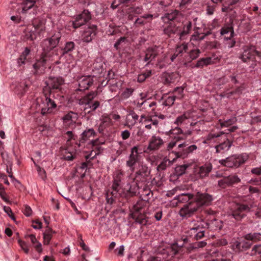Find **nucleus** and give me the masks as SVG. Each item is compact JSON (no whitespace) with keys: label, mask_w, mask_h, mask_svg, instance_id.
<instances>
[{"label":"nucleus","mask_w":261,"mask_h":261,"mask_svg":"<svg viewBox=\"0 0 261 261\" xmlns=\"http://www.w3.org/2000/svg\"><path fill=\"white\" fill-rule=\"evenodd\" d=\"M61 38L60 31H56L51 36L42 42L43 52L40 60L33 65L35 69L43 70L45 66L50 65L58 56L53 49L56 47Z\"/></svg>","instance_id":"f257e3e1"},{"label":"nucleus","mask_w":261,"mask_h":261,"mask_svg":"<svg viewBox=\"0 0 261 261\" xmlns=\"http://www.w3.org/2000/svg\"><path fill=\"white\" fill-rule=\"evenodd\" d=\"M141 153V149H139L137 146H134L132 148L131 153L126 162L127 166L132 171L136 170V178L139 176L145 178L150 174V171L146 165L140 160L139 154Z\"/></svg>","instance_id":"f03ea898"},{"label":"nucleus","mask_w":261,"mask_h":261,"mask_svg":"<svg viewBox=\"0 0 261 261\" xmlns=\"http://www.w3.org/2000/svg\"><path fill=\"white\" fill-rule=\"evenodd\" d=\"M35 107L36 112H40L42 115H46L53 113L56 110L57 105L50 92L48 95L43 94L41 97L37 98Z\"/></svg>","instance_id":"7ed1b4c3"},{"label":"nucleus","mask_w":261,"mask_h":261,"mask_svg":"<svg viewBox=\"0 0 261 261\" xmlns=\"http://www.w3.org/2000/svg\"><path fill=\"white\" fill-rule=\"evenodd\" d=\"M250 211L254 212V215L257 218L261 217V206H257L256 205H250L242 204L239 203H233L231 206V214L228 215L230 218H234L239 221L243 218L245 212Z\"/></svg>","instance_id":"20e7f679"},{"label":"nucleus","mask_w":261,"mask_h":261,"mask_svg":"<svg viewBox=\"0 0 261 261\" xmlns=\"http://www.w3.org/2000/svg\"><path fill=\"white\" fill-rule=\"evenodd\" d=\"M123 176V172L120 170H117L114 173V182L112 185L111 194L114 197H125L130 192L131 186L129 184H126L120 186V182Z\"/></svg>","instance_id":"39448f33"},{"label":"nucleus","mask_w":261,"mask_h":261,"mask_svg":"<svg viewBox=\"0 0 261 261\" xmlns=\"http://www.w3.org/2000/svg\"><path fill=\"white\" fill-rule=\"evenodd\" d=\"M221 137V139L223 141V142L220 144L216 145L215 148L216 149V152L217 153H223L228 151L230 147L232 145V142L230 141L226 137V135H220L219 134H208L204 141V143H208L211 142H216L217 139Z\"/></svg>","instance_id":"423d86ee"},{"label":"nucleus","mask_w":261,"mask_h":261,"mask_svg":"<svg viewBox=\"0 0 261 261\" xmlns=\"http://www.w3.org/2000/svg\"><path fill=\"white\" fill-rule=\"evenodd\" d=\"M183 17L177 11H174L170 13H167L162 17V19L165 23H169V25L164 29V32L169 35L171 34V29L176 28L177 23L181 20Z\"/></svg>","instance_id":"0eeeda50"},{"label":"nucleus","mask_w":261,"mask_h":261,"mask_svg":"<svg viewBox=\"0 0 261 261\" xmlns=\"http://www.w3.org/2000/svg\"><path fill=\"white\" fill-rule=\"evenodd\" d=\"M248 156L246 153L240 155H233L226 159L220 160L219 163L228 167H238L244 163L248 159Z\"/></svg>","instance_id":"6e6552de"},{"label":"nucleus","mask_w":261,"mask_h":261,"mask_svg":"<svg viewBox=\"0 0 261 261\" xmlns=\"http://www.w3.org/2000/svg\"><path fill=\"white\" fill-rule=\"evenodd\" d=\"M255 56L261 59V53L256 50L253 46H246L243 48V52L240 58L244 62L253 61Z\"/></svg>","instance_id":"1a4fd4ad"},{"label":"nucleus","mask_w":261,"mask_h":261,"mask_svg":"<svg viewBox=\"0 0 261 261\" xmlns=\"http://www.w3.org/2000/svg\"><path fill=\"white\" fill-rule=\"evenodd\" d=\"M192 28V23L189 20L182 21L181 23H177V27L173 29H171V34H177L180 38H182L185 35L189 33Z\"/></svg>","instance_id":"9d476101"},{"label":"nucleus","mask_w":261,"mask_h":261,"mask_svg":"<svg viewBox=\"0 0 261 261\" xmlns=\"http://www.w3.org/2000/svg\"><path fill=\"white\" fill-rule=\"evenodd\" d=\"M207 226V224L203 220L198 221L190 228V234L195 240L201 239L204 235L203 228Z\"/></svg>","instance_id":"9b49d317"},{"label":"nucleus","mask_w":261,"mask_h":261,"mask_svg":"<svg viewBox=\"0 0 261 261\" xmlns=\"http://www.w3.org/2000/svg\"><path fill=\"white\" fill-rule=\"evenodd\" d=\"M212 170V165L211 164H205L201 166H197L194 168L193 171L194 180L203 178L207 176Z\"/></svg>","instance_id":"f8f14e48"},{"label":"nucleus","mask_w":261,"mask_h":261,"mask_svg":"<svg viewBox=\"0 0 261 261\" xmlns=\"http://www.w3.org/2000/svg\"><path fill=\"white\" fill-rule=\"evenodd\" d=\"M141 202H138L134 206V215L136 217V221L138 223L142 225H146L148 224V217L143 214L144 211L141 208Z\"/></svg>","instance_id":"ddd939ff"},{"label":"nucleus","mask_w":261,"mask_h":261,"mask_svg":"<svg viewBox=\"0 0 261 261\" xmlns=\"http://www.w3.org/2000/svg\"><path fill=\"white\" fill-rule=\"evenodd\" d=\"M195 206L198 207L203 205H208L213 201V198L211 195L206 193H197L194 198Z\"/></svg>","instance_id":"4468645a"},{"label":"nucleus","mask_w":261,"mask_h":261,"mask_svg":"<svg viewBox=\"0 0 261 261\" xmlns=\"http://www.w3.org/2000/svg\"><path fill=\"white\" fill-rule=\"evenodd\" d=\"M181 156L180 151L172 152L170 153L169 157H166L158 167V170H165L167 166L172 165L175 161Z\"/></svg>","instance_id":"2eb2a0df"},{"label":"nucleus","mask_w":261,"mask_h":261,"mask_svg":"<svg viewBox=\"0 0 261 261\" xmlns=\"http://www.w3.org/2000/svg\"><path fill=\"white\" fill-rule=\"evenodd\" d=\"M91 19V15L88 10H84L83 12L76 16L75 20L73 21L74 28H77L84 24Z\"/></svg>","instance_id":"dca6fc26"},{"label":"nucleus","mask_w":261,"mask_h":261,"mask_svg":"<svg viewBox=\"0 0 261 261\" xmlns=\"http://www.w3.org/2000/svg\"><path fill=\"white\" fill-rule=\"evenodd\" d=\"M93 77L91 75H83L77 79L79 91L87 89L93 83Z\"/></svg>","instance_id":"f3484780"},{"label":"nucleus","mask_w":261,"mask_h":261,"mask_svg":"<svg viewBox=\"0 0 261 261\" xmlns=\"http://www.w3.org/2000/svg\"><path fill=\"white\" fill-rule=\"evenodd\" d=\"M77 119L76 113L70 112L65 115L62 118L63 125L66 127H73Z\"/></svg>","instance_id":"a211bd4d"},{"label":"nucleus","mask_w":261,"mask_h":261,"mask_svg":"<svg viewBox=\"0 0 261 261\" xmlns=\"http://www.w3.org/2000/svg\"><path fill=\"white\" fill-rule=\"evenodd\" d=\"M38 0H24L20 4L21 12L27 14L30 11H36L38 8L36 4Z\"/></svg>","instance_id":"6ab92c4d"},{"label":"nucleus","mask_w":261,"mask_h":261,"mask_svg":"<svg viewBox=\"0 0 261 261\" xmlns=\"http://www.w3.org/2000/svg\"><path fill=\"white\" fill-rule=\"evenodd\" d=\"M139 121L148 129L156 128L159 122L156 119H152L150 117L144 115L141 116Z\"/></svg>","instance_id":"aec40b11"},{"label":"nucleus","mask_w":261,"mask_h":261,"mask_svg":"<svg viewBox=\"0 0 261 261\" xmlns=\"http://www.w3.org/2000/svg\"><path fill=\"white\" fill-rule=\"evenodd\" d=\"M197 209V208L195 206V203L190 201L180 209L179 215L182 217H190Z\"/></svg>","instance_id":"412c9836"},{"label":"nucleus","mask_w":261,"mask_h":261,"mask_svg":"<svg viewBox=\"0 0 261 261\" xmlns=\"http://www.w3.org/2000/svg\"><path fill=\"white\" fill-rule=\"evenodd\" d=\"M240 181V178L236 175H231L228 176L224 177L222 179L219 180L218 185L222 188L232 184L239 182Z\"/></svg>","instance_id":"4be33fe9"},{"label":"nucleus","mask_w":261,"mask_h":261,"mask_svg":"<svg viewBox=\"0 0 261 261\" xmlns=\"http://www.w3.org/2000/svg\"><path fill=\"white\" fill-rule=\"evenodd\" d=\"M96 27L94 25H90L86 28L82 34V39L86 42H90L95 36Z\"/></svg>","instance_id":"5701e85b"},{"label":"nucleus","mask_w":261,"mask_h":261,"mask_svg":"<svg viewBox=\"0 0 261 261\" xmlns=\"http://www.w3.org/2000/svg\"><path fill=\"white\" fill-rule=\"evenodd\" d=\"M64 81L61 77H49L46 82L47 87L50 89H59Z\"/></svg>","instance_id":"b1692460"},{"label":"nucleus","mask_w":261,"mask_h":261,"mask_svg":"<svg viewBox=\"0 0 261 261\" xmlns=\"http://www.w3.org/2000/svg\"><path fill=\"white\" fill-rule=\"evenodd\" d=\"M113 125V122L111 118L109 115L103 114L100 118V123L99 124L98 130L99 132H102L104 129L109 127Z\"/></svg>","instance_id":"393cba45"},{"label":"nucleus","mask_w":261,"mask_h":261,"mask_svg":"<svg viewBox=\"0 0 261 261\" xmlns=\"http://www.w3.org/2000/svg\"><path fill=\"white\" fill-rule=\"evenodd\" d=\"M193 43L191 42V48H190L187 55L185 57V60L184 61V64L186 65L187 63L190 62L191 61L196 59L200 54L199 49H194L192 46Z\"/></svg>","instance_id":"a878e982"},{"label":"nucleus","mask_w":261,"mask_h":261,"mask_svg":"<svg viewBox=\"0 0 261 261\" xmlns=\"http://www.w3.org/2000/svg\"><path fill=\"white\" fill-rule=\"evenodd\" d=\"M163 144V140L158 136H153L149 141L148 149L155 150L159 149Z\"/></svg>","instance_id":"bb28decb"},{"label":"nucleus","mask_w":261,"mask_h":261,"mask_svg":"<svg viewBox=\"0 0 261 261\" xmlns=\"http://www.w3.org/2000/svg\"><path fill=\"white\" fill-rule=\"evenodd\" d=\"M184 244H178V243L173 244L170 248L168 249L167 252L168 256L173 257L177 254L182 253Z\"/></svg>","instance_id":"cd10ccee"},{"label":"nucleus","mask_w":261,"mask_h":261,"mask_svg":"<svg viewBox=\"0 0 261 261\" xmlns=\"http://www.w3.org/2000/svg\"><path fill=\"white\" fill-rule=\"evenodd\" d=\"M139 117L135 112L130 111L126 116L125 125L132 128L138 120Z\"/></svg>","instance_id":"c85d7f7f"},{"label":"nucleus","mask_w":261,"mask_h":261,"mask_svg":"<svg viewBox=\"0 0 261 261\" xmlns=\"http://www.w3.org/2000/svg\"><path fill=\"white\" fill-rule=\"evenodd\" d=\"M218 58L214 56L207 58H203L197 61L195 65L196 67L201 68L208 65L215 63Z\"/></svg>","instance_id":"c756f323"},{"label":"nucleus","mask_w":261,"mask_h":261,"mask_svg":"<svg viewBox=\"0 0 261 261\" xmlns=\"http://www.w3.org/2000/svg\"><path fill=\"white\" fill-rule=\"evenodd\" d=\"M190 114L189 113H185L182 115L177 117L175 120L174 123L177 125L184 126L190 123Z\"/></svg>","instance_id":"7c9ffc66"},{"label":"nucleus","mask_w":261,"mask_h":261,"mask_svg":"<svg viewBox=\"0 0 261 261\" xmlns=\"http://www.w3.org/2000/svg\"><path fill=\"white\" fill-rule=\"evenodd\" d=\"M63 157L67 161H72L76 156V150L68 146L63 150Z\"/></svg>","instance_id":"2f4dec72"},{"label":"nucleus","mask_w":261,"mask_h":261,"mask_svg":"<svg viewBox=\"0 0 261 261\" xmlns=\"http://www.w3.org/2000/svg\"><path fill=\"white\" fill-rule=\"evenodd\" d=\"M188 144L185 142L179 144L178 145V150L177 152L180 151L181 156L183 153H190L193 152L194 150L197 149V147L195 145H192L185 148Z\"/></svg>","instance_id":"473e14b6"},{"label":"nucleus","mask_w":261,"mask_h":261,"mask_svg":"<svg viewBox=\"0 0 261 261\" xmlns=\"http://www.w3.org/2000/svg\"><path fill=\"white\" fill-rule=\"evenodd\" d=\"M158 48L156 47H149L146 51L144 61L149 63L158 54Z\"/></svg>","instance_id":"72a5a7b5"},{"label":"nucleus","mask_w":261,"mask_h":261,"mask_svg":"<svg viewBox=\"0 0 261 261\" xmlns=\"http://www.w3.org/2000/svg\"><path fill=\"white\" fill-rule=\"evenodd\" d=\"M222 35H225V38L227 40L231 39L233 35V31L231 24L225 25L223 27L220 32Z\"/></svg>","instance_id":"f704fd0d"},{"label":"nucleus","mask_w":261,"mask_h":261,"mask_svg":"<svg viewBox=\"0 0 261 261\" xmlns=\"http://www.w3.org/2000/svg\"><path fill=\"white\" fill-rule=\"evenodd\" d=\"M55 233L51 228L46 229L43 233V244L47 245L49 244L53 235Z\"/></svg>","instance_id":"c9c22d12"},{"label":"nucleus","mask_w":261,"mask_h":261,"mask_svg":"<svg viewBox=\"0 0 261 261\" xmlns=\"http://www.w3.org/2000/svg\"><path fill=\"white\" fill-rule=\"evenodd\" d=\"M207 226L206 227L211 230H217L221 229L222 227V223L220 220L214 219L209 223H207Z\"/></svg>","instance_id":"e433bc0d"},{"label":"nucleus","mask_w":261,"mask_h":261,"mask_svg":"<svg viewBox=\"0 0 261 261\" xmlns=\"http://www.w3.org/2000/svg\"><path fill=\"white\" fill-rule=\"evenodd\" d=\"M190 48H191V42L187 43H182L180 45H178L176 48V53L180 55L184 53H188Z\"/></svg>","instance_id":"4c0bfd02"},{"label":"nucleus","mask_w":261,"mask_h":261,"mask_svg":"<svg viewBox=\"0 0 261 261\" xmlns=\"http://www.w3.org/2000/svg\"><path fill=\"white\" fill-rule=\"evenodd\" d=\"M30 50L28 48H25L20 57L17 60V63L19 66L25 64L27 57L30 54Z\"/></svg>","instance_id":"58836bf2"},{"label":"nucleus","mask_w":261,"mask_h":261,"mask_svg":"<svg viewBox=\"0 0 261 261\" xmlns=\"http://www.w3.org/2000/svg\"><path fill=\"white\" fill-rule=\"evenodd\" d=\"M146 96V94L144 93H140V97H141L140 99H141V101H140V100H139L138 101L137 105L139 107H141L143 104H145V105H147L149 107H152L155 106L156 102L154 101H152V102L149 103L147 100H143V99L144 98H145Z\"/></svg>","instance_id":"ea45409f"},{"label":"nucleus","mask_w":261,"mask_h":261,"mask_svg":"<svg viewBox=\"0 0 261 261\" xmlns=\"http://www.w3.org/2000/svg\"><path fill=\"white\" fill-rule=\"evenodd\" d=\"M245 239L253 241H260L261 234L260 233H248L245 235Z\"/></svg>","instance_id":"a19ab883"},{"label":"nucleus","mask_w":261,"mask_h":261,"mask_svg":"<svg viewBox=\"0 0 261 261\" xmlns=\"http://www.w3.org/2000/svg\"><path fill=\"white\" fill-rule=\"evenodd\" d=\"M95 132L93 129H89L84 131L82 134V139L84 141L88 140L91 138L94 137Z\"/></svg>","instance_id":"79ce46f5"},{"label":"nucleus","mask_w":261,"mask_h":261,"mask_svg":"<svg viewBox=\"0 0 261 261\" xmlns=\"http://www.w3.org/2000/svg\"><path fill=\"white\" fill-rule=\"evenodd\" d=\"M192 198V195L190 194L183 193L178 195L176 199L181 202H189Z\"/></svg>","instance_id":"37998d69"},{"label":"nucleus","mask_w":261,"mask_h":261,"mask_svg":"<svg viewBox=\"0 0 261 261\" xmlns=\"http://www.w3.org/2000/svg\"><path fill=\"white\" fill-rule=\"evenodd\" d=\"M181 139H182V138L179 135L174 136L173 139L171 140L168 145V150H171L176 145L177 142Z\"/></svg>","instance_id":"c03bdc74"},{"label":"nucleus","mask_w":261,"mask_h":261,"mask_svg":"<svg viewBox=\"0 0 261 261\" xmlns=\"http://www.w3.org/2000/svg\"><path fill=\"white\" fill-rule=\"evenodd\" d=\"M175 99H177L175 95H170L165 99L164 105L166 106H171L174 103Z\"/></svg>","instance_id":"a18cd8bd"},{"label":"nucleus","mask_w":261,"mask_h":261,"mask_svg":"<svg viewBox=\"0 0 261 261\" xmlns=\"http://www.w3.org/2000/svg\"><path fill=\"white\" fill-rule=\"evenodd\" d=\"M204 37L205 35L203 34L195 32L194 34L192 35L190 41L191 42L194 41H200L203 40Z\"/></svg>","instance_id":"49530a36"},{"label":"nucleus","mask_w":261,"mask_h":261,"mask_svg":"<svg viewBox=\"0 0 261 261\" xmlns=\"http://www.w3.org/2000/svg\"><path fill=\"white\" fill-rule=\"evenodd\" d=\"M74 46L75 45L73 42L70 41L66 42L64 48V53H67L72 51L74 48Z\"/></svg>","instance_id":"de8ad7c7"},{"label":"nucleus","mask_w":261,"mask_h":261,"mask_svg":"<svg viewBox=\"0 0 261 261\" xmlns=\"http://www.w3.org/2000/svg\"><path fill=\"white\" fill-rule=\"evenodd\" d=\"M103 67V63L100 59H97L93 64V68L96 70H100Z\"/></svg>","instance_id":"09e8293b"},{"label":"nucleus","mask_w":261,"mask_h":261,"mask_svg":"<svg viewBox=\"0 0 261 261\" xmlns=\"http://www.w3.org/2000/svg\"><path fill=\"white\" fill-rule=\"evenodd\" d=\"M237 121L235 117L231 118L222 122H221V126L222 127H227L234 123Z\"/></svg>","instance_id":"8fccbe9b"},{"label":"nucleus","mask_w":261,"mask_h":261,"mask_svg":"<svg viewBox=\"0 0 261 261\" xmlns=\"http://www.w3.org/2000/svg\"><path fill=\"white\" fill-rule=\"evenodd\" d=\"M183 92L184 89L182 87H177L174 90L173 95L176 96L177 99H179L182 97Z\"/></svg>","instance_id":"3c124183"},{"label":"nucleus","mask_w":261,"mask_h":261,"mask_svg":"<svg viewBox=\"0 0 261 261\" xmlns=\"http://www.w3.org/2000/svg\"><path fill=\"white\" fill-rule=\"evenodd\" d=\"M25 38L27 39L33 40L35 39V34L33 31H30L28 28L26 30Z\"/></svg>","instance_id":"603ef678"},{"label":"nucleus","mask_w":261,"mask_h":261,"mask_svg":"<svg viewBox=\"0 0 261 261\" xmlns=\"http://www.w3.org/2000/svg\"><path fill=\"white\" fill-rule=\"evenodd\" d=\"M151 71L148 70L146 72L138 75V80L139 82H143L146 78L149 76L151 74Z\"/></svg>","instance_id":"864d4df0"},{"label":"nucleus","mask_w":261,"mask_h":261,"mask_svg":"<svg viewBox=\"0 0 261 261\" xmlns=\"http://www.w3.org/2000/svg\"><path fill=\"white\" fill-rule=\"evenodd\" d=\"M177 75L176 73H166L165 74V76L166 79L167 83H171L173 82V79Z\"/></svg>","instance_id":"5fc2aeb1"},{"label":"nucleus","mask_w":261,"mask_h":261,"mask_svg":"<svg viewBox=\"0 0 261 261\" xmlns=\"http://www.w3.org/2000/svg\"><path fill=\"white\" fill-rule=\"evenodd\" d=\"M133 92V89L132 88H126L122 93V96L124 98H127L130 97Z\"/></svg>","instance_id":"6e6d98bb"},{"label":"nucleus","mask_w":261,"mask_h":261,"mask_svg":"<svg viewBox=\"0 0 261 261\" xmlns=\"http://www.w3.org/2000/svg\"><path fill=\"white\" fill-rule=\"evenodd\" d=\"M18 243L21 249L25 252V253H28L29 252V249L27 243L21 240H19Z\"/></svg>","instance_id":"4d7b16f0"},{"label":"nucleus","mask_w":261,"mask_h":261,"mask_svg":"<svg viewBox=\"0 0 261 261\" xmlns=\"http://www.w3.org/2000/svg\"><path fill=\"white\" fill-rule=\"evenodd\" d=\"M23 214L27 217L30 216L32 214V211L30 206L25 205L23 210Z\"/></svg>","instance_id":"13d9d810"},{"label":"nucleus","mask_w":261,"mask_h":261,"mask_svg":"<svg viewBox=\"0 0 261 261\" xmlns=\"http://www.w3.org/2000/svg\"><path fill=\"white\" fill-rule=\"evenodd\" d=\"M169 60L167 56H166L163 61L159 62L158 65L160 68H163L166 66L167 64H169Z\"/></svg>","instance_id":"bf43d9fd"},{"label":"nucleus","mask_w":261,"mask_h":261,"mask_svg":"<svg viewBox=\"0 0 261 261\" xmlns=\"http://www.w3.org/2000/svg\"><path fill=\"white\" fill-rule=\"evenodd\" d=\"M39 130L42 132V133L44 135H49V127L46 125H42L40 126L39 128Z\"/></svg>","instance_id":"052dcab7"},{"label":"nucleus","mask_w":261,"mask_h":261,"mask_svg":"<svg viewBox=\"0 0 261 261\" xmlns=\"http://www.w3.org/2000/svg\"><path fill=\"white\" fill-rule=\"evenodd\" d=\"M32 226L35 229H39L42 228V223L39 220H35L33 221Z\"/></svg>","instance_id":"680f3d73"},{"label":"nucleus","mask_w":261,"mask_h":261,"mask_svg":"<svg viewBox=\"0 0 261 261\" xmlns=\"http://www.w3.org/2000/svg\"><path fill=\"white\" fill-rule=\"evenodd\" d=\"M37 170L38 171L39 175L41 177L42 179H44L46 177V173L43 169L37 166Z\"/></svg>","instance_id":"e2e57ef3"},{"label":"nucleus","mask_w":261,"mask_h":261,"mask_svg":"<svg viewBox=\"0 0 261 261\" xmlns=\"http://www.w3.org/2000/svg\"><path fill=\"white\" fill-rule=\"evenodd\" d=\"M88 106L92 110H96L99 106V103L98 101H95L93 102H89L88 103Z\"/></svg>","instance_id":"0e129e2a"},{"label":"nucleus","mask_w":261,"mask_h":261,"mask_svg":"<svg viewBox=\"0 0 261 261\" xmlns=\"http://www.w3.org/2000/svg\"><path fill=\"white\" fill-rule=\"evenodd\" d=\"M3 210L6 213L8 214L9 216L14 219L12 211L10 207L4 205L3 206Z\"/></svg>","instance_id":"69168bd1"},{"label":"nucleus","mask_w":261,"mask_h":261,"mask_svg":"<svg viewBox=\"0 0 261 261\" xmlns=\"http://www.w3.org/2000/svg\"><path fill=\"white\" fill-rule=\"evenodd\" d=\"M0 196L5 201H8V199L6 197V193L4 189L2 186H0Z\"/></svg>","instance_id":"338daca9"},{"label":"nucleus","mask_w":261,"mask_h":261,"mask_svg":"<svg viewBox=\"0 0 261 261\" xmlns=\"http://www.w3.org/2000/svg\"><path fill=\"white\" fill-rule=\"evenodd\" d=\"M103 144V142H101L99 141L98 139L95 140H92L90 141V144L92 147H95V148H97V146L99 144Z\"/></svg>","instance_id":"774afa93"}]
</instances>
